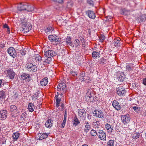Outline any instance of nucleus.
<instances>
[{
  "label": "nucleus",
  "instance_id": "f257e3e1",
  "mask_svg": "<svg viewBox=\"0 0 146 146\" xmlns=\"http://www.w3.org/2000/svg\"><path fill=\"white\" fill-rule=\"evenodd\" d=\"M32 25L29 23H25L23 24L20 28V31L23 33H27L32 28Z\"/></svg>",
  "mask_w": 146,
  "mask_h": 146
},
{
  "label": "nucleus",
  "instance_id": "f03ea898",
  "mask_svg": "<svg viewBox=\"0 0 146 146\" xmlns=\"http://www.w3.org/2000/svg\"><path fill=\"white\" fill-rule=\"evenodd\" d=\"M25 67L27 70L30 72H35L37 70V66L36 65L30 62L26 64Z\"/></svg>",
  "mask_w": 146,
  "mask_h": 146
},
{
  "label": "nucleus",
  "instance_id": "7ed1b4c3",
  "mask_svg": "<svg viewBox=\"0 0 146 146\" xmlns=\"http://www.w3.org/2000/svg\"><path fill=\"white\" fill-rule=\"evenodd\" d=\"M116 91L117 94L120 96H124L126 92L125 88L123 86H119L117 88Z\"/></svg>",
  "mask_w": 146,
  "mask_h": 146
},
{
  "label": "nucleus",
  "instance_id": "20e7f679",
  "mask_svg": "<svg viewBox=\"0 0 146 146\" xmlns=\"http://www.w3.org/2000/svg\"><path fill=\"white\" fill-rule=\"evenodd\" d=\"M7 52L9 55L14 58L17 56V53L15 48L13 47H10L8 48Z\"/></svg>",
  "mask_w": 146,
  "mask_h": 146
},
{
  "label": "nucleus",
  "instance_id": "39448f33",
  "mask_svg": "<svg viewBox=\"0 0 146 146\" xmlns=\"http://www.w3.org/2000/svg\"><path fill=\"white\" fill-rule=\"evenodd\" d=\"M98 133L97 135L102 140H104L106 139V134L105 133L102 129H100L97 130Z\"/></svg>",
  "mask_w": 146,
  "mask_h": 146
},
{
  "label": "nucleus",
  "instance_id": "423d86ee",
  "mask_svg": "<svg viewBox=\"0 0 146 146\" xmlns=\"http://www.w3.org/2000/svg\"><path fill=\"white\" fill-rule=\"evenodd\" d=\"M121 119L122 120L123 123L124 124H126L128 123L130 119V117L128 114H127L125 115H123L121 117Z\"/></svg>",
  "mask_w": 146,
  "mask_h": 146
},
{
  "label": "nucleus",
  "instance_id": "0eeeda50",
  "mask_svg": "<svg viewBox=\"0 0 146 146\" xmlns=\"http://www.w3.org/2000/svg\"><path fill=\"white\" fill-rule=\"evenodd\" d=\"M66 85L64 83H59L57 86V90L59 92H65L66 90Z\"/></svg>",
  "mask_w": 146,
  "mask_h": 146
},
{
  "label": "nucleus",
  "instance_id": "6e6552de",
  "mask_svg": "<svg viewBox=\"0 0 146 146\" xmlns=\"http://www.w3.org/2000/svg\"><path fill=\"white\" fill-rule=\"evenodd\" d=\"M44 55L46 56L51 57L56 55L57 53L53 50H50L46 51L45 52Z\"/></svg>",
  "mask_w": 146,
  "mask_h": 146
},
{
  "label": "nucleus",
  "instance_id": "1a4fd4ad",
  "mask_svg": "<svg viewBox=\"0 0 146 146\" xmlns=\"http://www.w3.org/2000/svg\"><path fill=\"white\" fill-rule=\"evenodd\" d=\"M49 40L51 42L55 41L60 42V38L58 36L55 35H49L48 37Z\"/></svg>",
  "mask_w": 146,
  "mask_h": 146
},
{
  "label": "nucleus",
  "instance_id": "9d476101",
  "mask_svg": "<svg viewBox=\"0 0 146 146\" xmlns=\"http://www.w3.org/2000/svg\"><path fill=\"white\" fill-rule=\"evenodd\" d=\"M7 72L11 80L13 79L15 75V73L13 69L9 68L7 70Z\"/></svg>",
  "mask_w": 146,
  "mask_h": 146
},
{
  "label": "nucleus",
  "instance_id": "9b49d317",
  "mask_svg": "<svg viewBox=\"0 0 146 146\" xmlns=\"http://www.w3.org/2000/svg\"><path fill=\"white\" fill-rule=\"evenodd\" d=\"M112 105L117 110H120L121 109V107L119 105V103L117 100H114L113 101Z\"/></svg>",
  "mask_w": 146,
  "mask_h": 146
},
{
  "label": "nucleus",
  "instance_id": "f8f14e48",
  "mask_svg": "<svg viewBox=\"0 0 146 146\" xmlns=\"http://www.w3.org/2000/svg\"><path fill=\"white\" fill-rule=\"evenodd\" d=\"M86 13L90 18L94 19L96 18L95 13L92 11L88 10L86 11Z\"/></svg>",
  "mask_w": 146,
  "mask_h": 146
},
{
  "label": "nucleus",
  "instance_id": "ddd939ff",
  "mask_svg": "<svg viewBox=\"0 0 146 146\" xmlns=\"http://www.w3.org/2000/svg\"><path fill=\"white\" fill-rule=\"evenodd\" d=\"M27 4H20L18 6V10L20 11L27 10Z\"/></svg>",
  "mask_w": 146,
  "mask_h": 146
},
{
  "label": "nucleus",
  "instance_id": "4468645a",
  "mask_svg": "<svg viewBox=\"0 0 146 146\" xmlns=\"http://www.w3.org/2000/svg\"><path fill=\"white\" fill-rule=\"evenodd\" d=\"M95 114L94 116L97 117L102 118L104 116V114L101 110H96L94 111Z\"/></svg>",
  "mask_w": 146,
  "mask_h": 146
},
{
  "label": "nucleus",
  "instance_id": "2eb2a0df",
  "mask_svg": "<svg viewBox=\"0 0 146 146\" xmlns=\"http://www.w3.org/2000/svg\"><path fill=\"white\" fill-rule=\"evenodd\" d=\"M38 139L39 140L46 139L48 137L47 134L46 133H40L38 134Z\"/></svg>",
  "mask_w": 146,
  "mask_h": 146
},
{
  "label": "nucleus",
  "instance_id": "dca6fc26",
  "mask_svg": "<svg viewBox=\"0 0 146 146\" xmlns=\"http://www.w3.org/2000/svg\"><path fill=\"white\" fill-rule=\"evenodd\" d=\"M7 112L6 110H4L0 111V117L3 120L5 119L7 117Z\"/></svg>",
  "mask_w": 146,
  "mask_h": 146
},
{
  "label": "nucleus",
  "instance_id": "f3484780",
  "mask_svg": "<svg viewBox=\"0 0 146 146\" xmlns=\"http://www.w3.org/2000/svg\"><path fill=\"white\" fill-rule=\"evenodd\" d=\"M105 127L107 131L109 133H111L114 130L113 127L108 123L106 124Z\"/></svg>",
  "mask_w": 146,
  "mask_h": 146
},
{
  "label": "nucleus",
  "instance_id": "a211bd4d",
  "mask_svg": "<svg viewBox=\"0 0 146 146\" xmlns=\"http://www.w3.org/2000/svg\"><path fill=\"white\" fill-rule=\"evenodd\" d=\"M120 12L122 15H127L130 14V11L125 8H123L121 9Z\"/></svg>",
  "mask_w": 146,
  "mask_h": 146
},
{
  "label": "nucleus",
  "instance_id": "6ab92c4d",
  "mask_svg": "<svg viewBox=\"0 0 146 146\" xmlns=\"http://www.w3.org/2000/svg\"><path fill=\"white\" fill-rule=\"evenodd\" d=\"M48 82V78L47 77H45L40 82V85L42 86H45L47 84Z\"/></svg>",
  "mask_w": 146,
  "mask_h": 146
},
{
  "label": "nucleus",
  "instance_id": "aec40b11",
  "mask_svg": "<svg viewBox=\"0 0 146 146\" xmlns=\"http://www.w3.org/2000/svg\"><path fill=\"white\" fill-rule=\"evenodd\" d=\"M72 122L73 125L75 126H77L80 123L79 120L76 117H75L73 119Z\"/></svg>",
  "mask_w": 146,
  "mask_h": 146
},
{
  "label": "nucleus",
  "instance_id": "412c9836",
  "mask_svg": "<svg viewBox=\"0 0 146 146\" xmlns=\"http://www.w3.org/2000/svg\"><path fill=\"white\" fill-rule=\"evenodd\" d=\"M65 40L67 45H70L72 47H74V45H73L71 42V38L68 36L65 39Z\"/></svg>",
  "mask_w": 146,
  "mask_h": 146
},
{
  "label": "nucleus",
  "instance_id": "4be33fe9",
  "mask_svg": "<svg viewBox=\"0 0 146 146\" xmlns=\"http://www.w3.org/2000/svg\"><path fill=\"white\" fill-rule=\"evenodd\" d=\"M78 115L80 117L81 116H83L82 117L83 119H85L86 117H84V116L86 115V112L83 109H80L78 111Z\"/></svg>",
  "mask_w": 146,
  "mask_h": 146
},
{
  "label": "nucleus",
  "instance_id": "5701e85b",
  "mask_svg": "<svg viewBox=\"0 0 146 146\" xmlns=\"http://www.w3.org/2000/svg\"><path fill=\"white\" fill-rule=\"evenodd\" d=\"M120 40V39L119 38L114 39L113 43L115 46H118L121 45Z\"/></svg>",
  "mask_w": 146,
  "mask_h": 146
},
{
  "label": "nucleus",
  "instance_id": "b1692460",
  "mask_svg": "<svg viewBox=\"0 0 146 146\" xmlns=\"http://www.w3.org/2000/svg\"><path fill=\"white\" fill-rule=\"evenodd\" d=\"M92 55L94 58H96L98 57H99L100 56V51L98 52V51L97 52L94 51L92 52Z\"/></svg>",
  "mask_w": 146,
  "mask_h": 146
},
{
  "label": "nucleus",
  "instance_id": "393cba45",
  "mask_svg": "<svg viewBox=\"0 0 146 146\" xmlns=\"http://www.w3.org/2000/svg\"><path fill=\"white\" fill-rule=\"evenodd\" d=\"M52 125L53 123H52L51 120L50 119H48V120L46 121L45 124L46 127L48 128L51 127L52 126Z\"/></svg>",
  "mask_w": 146,
  "mask_h": 146
},
{
  "label": "nucleus",
  "instance_id": "a878e982",
  "mask_svg": "<svg viewBox=\"0 0 146 146\" xmlns=\"http://www.w3.org/2000/svg\"><path fill=\"white\" fill-rule=\"evenodd\" d=\"M28 109L29 111L31 112L33 111L35 109L33 104L32 103H29L28 106Z\"/></svg>",
  "mask_w": 146,
  "mask_h": 146
},
{
  "label": "nucleus",
  "instance_id": "bb28decb",
  "mask_svg": "<svg viewBox=\"0 0 146 146\" xmlns=\"http://www.w3.org/2000/svg\"><path fill=\"white\" fill-rule=\"evenodd\" d=\"M21 78L23 80L29 79L31 78L30 75L24 73L21 76Z\"/></svg>",
  "mask_w": 146,
  "mask_h": 146
},
{
  "label": "nucleus",
  "instance_id": "cd10ccee",
  "mask_svg": "<svg viewBox=\"0 0 146 146\" xmlns=\"http://www.w3.org/2000/svg\"><path fill=\"white\" fill-rule=\"evenodd\" d=\"M20 133L17 132H15L13 133L12 135V137L13 139L15 140H17L19 138Z\"/></svg>",
  "mask_w": 146,
  "mask_h": 146
},
{
  "label": "nucleus",
  "instance_id": "c85d7f7f",
  "mask_svg": "<svg viewBox=\"0 0 146 146\" xmlns=\"http://www.w3.org/2000/svg\"><path fill=\"white\" fill-rule=\"evenodd\" d=\"M55 98L56 100V107L58 108L60 106V102L61 101V99L58 98V96H56Z\"/></svg>",
  "mask_w": 146,
  "mask_h": 146
},
{
  "label": "nucleus",
  "instance_id": "c756f323",
  "mask_svg": "<svg viewBox=\"0 0 146 146\" xmlns=\"http://www.w3.org/2000/svg\"><path fill=\"white\" fill-rule=\"evenodd\" d=\"M133 67L129 64H128L126 66V71L129 72H131L133 70Z\"/></svg>",
  "mask_w": 146,
  "mask_h": 146
},
{
  "label": "nucleus",
  "instance_id": "7c9ffc66",
  "mask_svg": "<svg viewBox=\"0 0 146 146\" xmlns=\"http://www.w3.org/2000/svg\"><path fill=\"white\" fill-rule=\"evenodd\" d=\"M28 12H33L35 11L34 7L31 5H29L27 4V10Z\"/></svg>",
  "mask_w": 146,
  "mask_h": 146
},
{
  "label": "nucleus",
  "instance_id": "2f4dec72",
  "mask_svg": "<svg viewBox=\"0 0 146 146\" xmlns=\"http://www.w3.org/2000/svg\"><path fill=\"white\" fill-rule=\"evenodd\" d=\"M85 73L83 72H82L80 74L79 78L82 81H86L85 80V78H84V77L85 76Z\"/></svg>",
  "mask_w": 146,
  "mask_h": 146
},
{
  "label": "nucleus",
  "instance_id": "473e14b6",
  "mask_svg": "<svg viewBox=\"0 0 146 146\" xmlns=\"http://www.w3.org/2000/svg\"><path fill=\"white\" fill-rule=\"evenodd\" d=\"M91 128V126L90 125H85V127L84 129V131L86 133L88 132Z\"/></svg>",
  "mask_w": 146,
  "mask_h": 146
},
{
  "label": "nucleus",
  "instance_id": "72a5a7b5",
  "mask_svg": "<svg viewBox=\"0 0 146 146\" xmlns=\"http://www.w3.org/2000/svg\"><path fill=\"white\" fill-rule=\"evenodd\" d=\"M114 142L113 140H110L107 143V146H114Z\"/></svg>",
  "mask_w": 146,
  "mask_h": 146
},
{
  "label": "nucleus",
  "instance_id": "f704fd0d",
  "mask_svg": "<svg viewBox=\"0 0 146 146\" xmlns=\"http://www.w3.org/2000/svg\"><path fill=\"white\" fill-rule=\"evenodd\" d=\"M106 60L104 58H102L100 60L98 61V63L100 64H106Z\"/></svg>",
  "mask_w": 146,
  "mask_h": 146
},
{
  "label": "nucleus",
  "instance_id": "c9c22d12",
  "mask_svg": "<svg viewBox=\"0 0 146 146\" xmlns=\"http://www.w3.org/2000/svg\"><path fill=\"white\" fill-rule=\"evenodd\" d=\"M35 59L36 60L40 61L42 59V57L38 54H36L35 55Z\"/></svg>",
  "mask_w": 146,
  "mask_h": 146
},
{
  "label": "nucleus",
  "instance_id": "e433bc0d",
  "mask_svg": "<svg viewBox=\"0 0 146 146\" xmlns=\"http://www.w3.org/2000/svg\"><path fill=\"white\" fill-rule=\"evenodd\" d=\"M17 109V107L14 105H12L10 107V111L12 112L16 110Z\"/></svg>",
  "mask_w": 146,
  "mask_h": 146
},
{
  "label": "nucleus",
  "instance_id": "4c0bfd02",
  "mask_svg": "<svg viewBox=\"0 0 146 146\" xmlns=\"http://www.w3.org/2000/svg\"><path fill=\"white\" fill-rule=\"evenodd\" d=\"M6 140L7 139L5 137H3L0 140V143L2 144L5 143Z\"/></svg>",
  "mask_w": 146,
  "mask_h": 146
},
{
  "label": "nucleus",
  "instance_id": "58836bf2",
  "mask_svg": "<svg viewBox=\"0 0 146 146\" xmlns=\"http://www.w3.org/2000/svg\"><path fill=\"white\" fill-rule=\"evenodd\" d=\"M91 93L90 90H88L86 94V96L90 99L91 98V97L92 96L91 95Z\"/></svg>",
  "mask_w": 146,
  "mask_h": 146
},
{
  "label": "nucleus",
  "instance_id": "ea45409f",
  "mask_svg": "<svg viewBox=\"0 0 146 146\" xmlns=\"http://www.w3.org/2000/svg\"><path fill=\"white\" fill-rule=\"evenodd\" d=\"M90 133L92 136H96L97 135L96 130L94 129H92Z\"/></svg>",
  "mask_w": 146,
  "mask_h": 146
},
{
  "label": "nucleus",
  "instance_id": "a19ab883",
  "mask_svg": "<svg viewBox=\"0 0 146 146\" xmlns=\"http://www.w3.org/2000/svg\"><path fill=\"white\" fill-rule=\"evenodd\" d=\"M51 61V57H48L47 59L44 61V63L49 64L50 63Z\"/></svg>",
  "mask_w": 146,
  "mask_h": 146
},
{
  "label": "nucleus",
  "instance_id": "79ce46f5",
  "mask_svg": "<svg viewBox=\"0 0 146 146\" xmlns=\"http://www.w3.org/2000/svg\"><path fill=\"white\" fill-rule=\"evenodd\" d=\"M105 37L103 35H101L99 37V39L100 40V41L101 42H103L104 40L105 39Z\"/></svg>",
  "mask_w": 146,
  "mask_h": 146
},
{
  "label": "nucleus",
  "instance_id": "37998d69",
  "mask_svg": "<svg viewBox=\"0 0 146 146\" xmlns=\"http://www.w3.org/2000/svg\"><path fill=\"white\" fill-rule=\"evenodd\" d=\"M125 77L124 75V76H122L121 75L119 76L117 78V79L121 82H122L124 80V79Z\"/></svg>",
  "mask_w": 146,
  "mask_h": 146
},
{
  "label": "nucleus",
  "instance_id": "c03bdc74",
  "mask_svg": "<svg viewBox=\"0 0 146 146\" xmlns=\"http://www.w3.org/2000/svg\"><path fill=\"white\" fill-rule=\"evenodd\" d=\"M38 97V94L36 93L32 96V98L33 100L35 101L37 99Z\"/></svg>",
  "mask_w": 146,
  "mask_h": 146
},
{
  "label": "nucleus",
  "instance_id": "a18cd8bd",
  "mask_svg": "<svg viewBox=\"0 0 146 146\" xmlns=\"http://www.w3.org/2000/svg\"><path fill=\"white\" fill-rule=\"evenodd\" d=\"M136 112H137L140 110V108L137 106H134L132 108Z\"/></svg>",
  "mask_w": 146,
  "mask_h": 146
},
{
  "label": "nucleus",
  "instance_id": "49530a36",
  "mask_svg": "<svg viewBox=\"0 0 146 146\" xmlns=\"http://www.w3.org/2000/svg\"><path fill=\"white\" fill-rule=\"evenodd\" d=\"M79 41L77 39H75L74 41V44L76 47H77L79 45Z\"/></svg>",
  "mask_w": 146,
  "mask_h": 146
},
{
  "label": "nucleus",
  "instance_id": "de8ad7c7",
  "mask_svg": "<svg viewBox=\"0 0 146 146\" xmlns=\"http://www.w3.org/2000/svg\"><path fill=\"white\" fill-rule=\"evenodd\" d=\"M87 3L88 4L90 5L93 6V2L92 0H87Z\"/></svg>",
  "mask_w": 146,
  "mask_h": 146
},
{
  "label": "nucleus",
  "instance_id": "09e8293b",
  "mask_svg": "<svg viewBox=\"0 0 146 146\" xmlns=\"http://www.w3.org/2000/svg\"><path fill=\"white\" fill-rule=\"evenodd\" d=\"M26 117V113H22L21 116V118L22 120H24Z\"/></svg>",
  "mask_w": 146,
  "mask_h": 146
},
{
  "label": "nucleus",
  "instance_id": "8fccbe9b",
  "mask_svg": "<svg viewBox=\"0 0 146 146\" xmlns=\"http://www.w3.org/2000/svg\"><path fill=\"white\" fill-rule=\"evenodd\" d=\"M4 80L3 79L0 80V88L3 87L4 85Z\"/></svg>",
  "mask_w": 146,
  "mask_h": 146
},
{
  "label": "nucleus",
  "instance_id": "3c124183",
  "mask_svg": "<svg viewBox=\"0 0 146 146\" xmlns=\"http://www.w3.org/2000/svg\"><path fill=\"white\" fill-rule=\"evenodd\" d=\"M20 52L22 55H25L26 54V50L25 49L21 50Z\"/></svg>",
  "mask_w": 146,
  "mask_h": 146
},
{
  "label": "nucleus",
  "instance_id": "603ef678",
  "mask_svg": "<svg viewBox=\"0 0 146 146\" xmlns=\"http://www.w3.org/2000/svg\"><path fill=\"white\" fill-rule=\"evenodd\" d=\"M66 119H64L63 122L62 123V124L61 125V127L62 128H63L65 125V124L66 123Z\"/></svg>",
  "mask_w": 146,
  "mask_h": 146
},
{
  "label": "nucleus",
  "instance_id": "864d4df0",
  "mask_svg": "<svg viewBox=\"0 0 146 146\" xmlns=\"http://www.w3.org/2000/svg\"><path fill=\"white\" fill-rule=\"evenodd\" d=\"M70 73L73 76H75V75H77V74L76 72L72 70L70 71Z\"/></svg>",
  "mask_w": 146,
  "mask_h": 146
},
{
  "label": "nucleus",
  "instance_id": "5fc2aeb1",
  "mask_svg": "<svg viewBox=\"0 0 146 146\" xmlns=\"http://www.w3.org/2000/svg\"><path fill=\"white\" fill-rule=\"evenodd\" d=\"M5 44L4 43H2V42H1L0 44V47L2 48H3L5 47Z\"/></svg>",
  "mask_w": 146,
  "mask_h": 146
},
{
  "label": "nucleus",
  "instance_id": "6e6d98bb",
  "mask_svg": "<svg viewBox=\"0 0 146 146\" xmlns=\"http://www.w3.org/2000/svg\"><path fill=\"white\" fill-rule=\"evenodd\" d=\"M143 84L145 85H146V78H144L143 80Z\"/></svg>",
  "mask_w": 146,
  "mask_h": 146
},
{
  "label": "nucleus",
  "instance_id": "4d7b16f0",
  "mask_svg": "<svg viewBox=\"0 0 146 146\" xmlns=\"http://www.w3.org/2000/svg\"><path fill=\"white\" fill-rule=\"evenodd\" d=\"M139 134H136V135L134 136H133V138L136 139H137V138L139 137Z\"/></svg>",
  "mask_w": 146,
  "mask_h": 146
},
{
  "label": "nucleus",
  "instance_id": "13d9d810",
  "mask_svg": "<svg viewBox=\"0 0 146 146\" xmlns=\"http://www.w3.org/2000/svg\"><path fill=\"white\" fill-rule=\"evenodd\" d=\"M18 94L16 93H15V94H14V95H13V97L15 98H18Z\"/></svg>",
  "mask_w": 146,
  "mask_h": 146
},
{
  "label": "nucleus",
  "instance_id": "bf43d9fd",
  "mask_svg": "<svg viewBox=\"0 0 146 146\" xmlns=\"http://www.w3.org/2000/svg\"><path fill=\"white\" fill-rule=\"evenodd\" d=\"M3 27L4 28L7 29L9 27L8 26L7 24H5L3 25Z\"/></svg>",
  "mask_w": 146,
  "mask_h": 146
},
{
  "label": "nucleus",
  "instance_id": "052dcab7",
  "mask_svg": "<svg viewBox=\"0 0 146 146\" xmlns=\"http://www.w3.org/2000/svg\"><path fill=\"white\" fill-rule=\"evenodd\" d=\"M95 129L97 131V130L98 129H102V128L101 126H100V127L98 126H97L96 127H95Z\"/></svg>",
  "mask_w": 146,
  "mask_h": 146
},
{
  "label": "nucleus",
  "instance_id": "680f3d73",
  "mask_svg": "<svg viewBox=\"0 0 146 146\" xmlns=\"http://www.w3.org/2000/svg\"><path fill=\"white\" fill-rule=\"evenodd\" d=\"M83 123L85 125H90L89 123L87 121H86L84 122L83 121Z\"/></svg>",
  "mask_w": 146,
  "mask_h": 146
},
{
  "label": "nucleus",
  "instance_id": "e2e57ef3",
  "mask_svg": "<svg viewBox=\"0 0 146 146\" xmlns=\"http://www.w3.org/2000/svg\"><path fill=\"white\" fill-rule=\"evenodd\" d=\"M7 32L9 34L10 33V30L9 27L7 29Z\"/></svg>",
  "mask_w": 146,
  "mask_h": 146
},
{
  "label": "nucleus",
  "instance_id": "0e129e2a",
  "mask_svg": "<svg viewBox=\"0 0 146 146\" xmlns=\"http://www.w3.org/2000/svg\"><path fill=\"white\" fill-rule=\"evenodd\" d=\"M61 109L62 110H63L64 108V106L63 104H61Z\"/></svg>",
  "mask_w": 146,
  "mask_h": 146
},
{
  "label": "nucleus",
  "instance_id": "69168bd1",
  "mask_svg": "<svg viewBox=\"0 0 146 146\" xmlns=\"http://www.w3.org/2000/svg\"><path fill=\"white\" fill-rule=\"evenodd\" d=\"M67 115L66 112V111H65V112L64 115V119H66V118L67 117Z\"/></svg>",
  "mask_w": 146,
  "mask_h": 146
},
{
  "label": "nucleus",
  "instance_id": "338daca9",
  "mask_svg": "<svg viewBox=\"0 0 146 146\" xmlns=\"http://www.w3.org/2000/svg\"><path fill=\"white\" fill-rule=\"evenodd\" d=\"M146 20L145 17L144 16L142 17V21H145Z\"/></svg>",
  "mask_w": 146,
  "mask_h": 146
},
{
  "label": "nucleus",
  "instance_id": "774afa93",
  "mask_svg": "<svg viewBox=\"0 0 146 146\" xmlns=\"http://www.w3.org/2000/svg\"><path fill=\"white\" fill-rule=\"evenodd\" d=\"M90 79V77H89V76H87L86 77V79H85V80H89Z\"/></svg>",
  "mask_w": 146,
  "mask_h": 146
}]
</instances>
